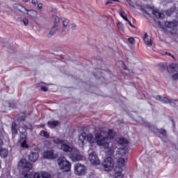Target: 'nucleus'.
I'll use <instances>...</instances> for the list:
<instances>
[{
    "mask_svg": "<svg viewBox=\"0 0 178 178\" xmlns=\"http://www.w3.org/2000/svg\"><path fill=\"white\" fill-rule=\"evenodd\" d=\"M85 140H87L90 144H95L96 143L97 145H102V147H105V148L109 147V139L99 133L95 134L94 138V135L92 134L87 135V134L83 132L79 136V144L84 145Z\"/></svg>",
    "mask_w": 178,
    "mask_h": 178,
    "instance_id": "obj_1",
    "label": "nucleus"
},
{
    "mask_svg": "<svg viewBox=\"0 0 178 178\" xmlns=\"http://www.w3.org/2000/svg\"><path fill=\"white\" fill-rule=\"evenodd\" d=\"M57 162L60 169L63 170V172H69L70 170L72 165L70 164V162L67 161L65 156L59 157Z\"/></svg>",
    "mask_w": 178,
    "mask_h": 178,
    "instance_id": "obj_2",
    "label": "nucleus"
},
{
    "mask_svg": "<svg viewBox=\"0 0 178 178\" xmlns=\"http://www.w3.org/2000/svg\"><path fill=\"white\" fill-rule=\"evenodd\" d=\"M54 143H55V144H60V149H62V151L64 152H73L74 150L73 149V147L67 145L65 140H60L59 138L54 139Z\"/></svg>",
    "mask_w": 178,
    "mask_h": 178,
    "instance_id": "obj_3",
    "label": "nucleus"
},
{
    "mask_svg": "<svg viewBox=\"0 0 178 178\" xmlns=\"http://www.w3.org/2000/svg\"><path fill=\"white\" fill-rule=\"evenodd\" d=\"M88 159L92 163V165H99L101 163V161H99V159L98 158V155H97V153L95 152H92V150L89 149L88 150Z\"/></svg>",
    "mask_w": 178,
    "mask_h": 178,
    "instance_id": "obj_4",
    "label": "nucleus"
},
{
    "mask_svg": "<svg viewBox=\"0 0 178 178\" xmlns=\"http://www.w3.org/2000/svg\"><path fill=\"white\" fill-rule=\"evenodd\" d=\"M103 166L106 172H111L115 166V163H113V160L111 157H107L103 162Z\"/></svg>",
    "mask_w": 178,
    "mask_h": 178,
    "instance_id": "obj_5",
    "label": "nucleus"
},
{
    "mask_svg": "<svg viewBox=\"0 0 178 178\" xmlns=\"http://www.w3.org/2000/svg\"><path fill=\"white\" fill-rule=\"evenodd\" d=\"M70 158L73 162H79L84 159V156L80 154L78 150H74L70 154Z\"/></svg>",
    "mask_w": 178,
    "mask_h": 178,
    "instance_id": "obj_6",
    "label": "nucleus"
},
{
    "mask_svg": "<svg viewBox=\"0 0 178 178\" xmlns=\"http://www.w3.org/2000/svg\"><path fill=\"white\" fill-rule=\"evenodd\" d=\"M74 173L76 176H81L86 175V166L81 163H76L74 165Z\"/></svg>",
    "mask_w": 178,
    "mask_h": 178,
    "instance_id": "obj_7",
    "label": "nucleus"
},
{
    "mask_svg": "<svg viewBox=\"0 0 178 178\" xmlns=\"http://www.w3.org/2000/svg\"><path fill=\"white\" fill-rule=\"evenodd\" d=\"M18 165L26 172H29V170H31V169H33V165L31 163H29L26 159L21 160L18 163Z\"/></svg>",
    "mask_w": 178,
    "mask_h": 178,
    "instance_id": "obj_8",
    "label": "nucleus"
},
{
    "mask_svg": "<svg viewBox=\"0 0 178 178\" xmlns=\"http://www.w3.org/2000/svg\"><path fill=\"white\" fill-rule=\"evenodd\" d=\"M40 150L38 149H34L32 150L29 155V159L31 161V162H35L38 160V158H40L39 154Z\"/></svg>",
    "mask_w": 178,
    "mask_h": 178,
    "instance_id": "obj_9",
    "label": "nucleus"
},
{
    "mask_svg": "<svg viewBox=\"0 0 178 178\" xmlns=\"http://www.w3.org/2000/svg\"><path fill=\"white\" fill-rule=\"evenodd\" d=\"M43 158L44 159H56L58 154H55L54 150H49L44 152Z\"/></svg>",
    "mask_w": 178,
    "mask_h": 178,
    "instance_id": "obj_10",
    "label": "nucleus"
},
{
    "mask_svg": "<svg viewBox=\"0 0 178 178\" xmlns=\"http://www.w3.org/2000/svg\"><path fill=\"white\" fill-rule=\"evenodd\" d=\"M123 169L120 167H115L113 170V178H123V174H122Z\"/></svg>",
    "mask_w": 178,
    "mask_h": 178,
    "instance_id": "obj_11",
    "label": "nucleus"
},
{
    "mask_svg": "<svg viewBox=\"0 0 178 178\" xmlns=\"http://www.w3.org/2000/svg\"><path fill=\"white\" fill-rule=\"evenodd\" d=\"M33 178H51V175L45 172H36L33 175Z\"/></svg>",
    "mask_w": 178,
    "mask_h": 178,
    "instance_id": "obj_12",
    "label": "nucleus"
},
{
    "mask_svg": "<svg viewBox=\"0 0 178 178\" xmlns=\"http://www.w3.org/2000/svg\"><path fill=\"white\" fill-rule=\"evenodd\" d=\"M167 71L168 73H175V72H178V65L176 63L170 64L167 67Z\"/></svg>",
    "mask_w": 178,
    "mask_h": 178,
    "instance_id": "obj_13",
    "label": "nucleus"
},
{
    "mask_svg": "<svg viewBox=\"0 0 178 178\" xmlns=\"http://www.w3.org/2000/svg\"><path fill=\"white\" fill-rule=\"evenodd\" d=\"M144 44L147 47H152V40L147 33H145L143 37Z\"/></svg>",
    "mask_w": 178,
    "mask_h": 178,
    "instance_id": "obj_14",
    "label": "nucleus"
},
{
    "mask_svg": "<svg viewBox=\"0 0 178 178\" xmlns=\"http://www.w3.org/2000/svg\"><path fill=\"white\" fill-rule=\"evenodd\" d=\"M165 27H168V29H173V27H177L178 22L176 20L165 22Z\"/></svg>",
    "mask_w": 178,
    "mask_h": 178,
    "instance_id": "obj_15",
    "label": "nucleus"
},
{
    "mask_svg": "<svg viewBox=\"0 0 178 178\" xmlns=\"http://www.w3.org/2000/svg\"><path fill=\"white\" fill-rule=\"evenodd\" d=\"M13 6L15 10H18L21 13H24V10H27V8L20 4L15 3Z\"/></svg>",
    "mask_w": 178,
    "mask_h": 178,
    "instance_id": "obj_16",
    "label": "nucleus"
},
{
    "mask_svg": "<svg viewBox=\"0 0 178 178\" xmlns=\"http://www.w3.org/2000/svg\"><path fill=\"white\" fill-rule=\"evenodd\" d=\"M19 133L21 138H26L27 137V127H19Z\"/></svg>",
    "mask_w": 178,
    "mask_h": 178,
    "instance_id": "obj_17",
    "label": "nucleus"
},
{
    "mask_svg": "<svg viewBox=\"0 0 178 178\" xmlns=\"http://www.w3.org/2000/svg\"><path fill=\"white\" fill-rule=\"evenodd\" d=\"M70 21L69 19H64L62 22V28H61V32L65 33L66 30H67V26H69Z\"/></svg>",
    "mask_w": 178,
    "mask_h": 178,
    "instance_id": "obj_18",
    "label": "nucleus"
},
{
    "mask_svg": "<svg viewBox=\"0 0 178 178\" xmlns=\"http://www.w3.org/2000/svg\"><path fill=\"white\" fill-rule=\"evenodd\" d=\"M26 12H27V15L31 19H35V16L38 15L37 11L34 10H27Z\"/></svg>",
    "mask_w": 178,
    "mask_h": 178,
    "instance_id": "obj_19",
    "label": "nucleus"
},
{
    "mask_svg": "<svg viewBox=\"0 0 178 178\" xmlns=\"http://www.w3.org/2000/svg\"><path fill=\"white\" fill-rule=\"evenodd\" d=\"M152 14L154 15L156 19H163V17H165V15L159 12V10H153Z\"/></svg>",
    "mask_w": 178,
    "mask_h": 178,
    "instance_id": "obj_20",
    "label": "nucleus"
},
{
    "mask_svg": "<svg viewBox=\"0 0 178 178\" xmlns=\"http://www.w3.org/2000/svg\"><path fill=\"white\" fill-rule=\"evenodd\" d=\"M54 27H56L58 29V27H59L60 26V18L58 16H54Z\"/></svg>",
    "mask_w": 178,
    "mask_h": 178,
    "instance_id": "obj_21",
    "label": "nucleus"
},
{
    "mask_svg": "<svg viewBox=\"0 0 178 178\" xmlns=\"http://www.w3.org/2000/svg\"><path fill=\"white\" fill-rule=\"evenodd\" d=\"M129 151V149L127 147H124V148H120L118 151V155H121L122 156L126 155Z\"/></svg>",
    "mask_w": 178,
    "mask_h": 178,
    "instance_id": "obj_22",
    "label": "nucleus"
},
{
    "mask_svg": "<svg viewBox=\"0 0 178 178\" xmlns=\"http://www.w3.org/2000/svg\"><path fill=\"white\" fill-rule=\"evenodd\" d=\"M47 124L50 129H55L59 124L58 121H49Z\"/></svg>",
    "mask_w": 178,
    "mask_h": 178,
    "instance_id": "obj_23",
    "label": "nucleus"
},
{
    "mask_svg": "<svg viewBox=\"0 0 178 178\" xmlns=\"http://www.w3.org/2000/svg\"><path fill=\"white\" fill-rule=\"evenodd\" d=\"M3 106H4V108H13V109H15L16 108V104H13V103H9L8 102H3Z\"/></svg>",
    "mask_w": 178,
    "mask_h": 178,
    "instance_id": "obj_24",
    "label": "nucleus"
},
{
    "mask_svg": "<svg viewBox=\"0 0 178 178\" xmlns=\"http://www.w3.org/2000/svg\"><path fill=\"white\" fill-rule=\"evenodd\" d=\"M124 162H126V161L123 157L119 158L117 161V163L118 165V168H122V166H124Z\"/></svg>",
    "mask_w": 178,
    "mask_h": 178,
    "instance_id": "obj_25",
    "label": "nucleus"
},
{
    "mask_svg": "<svg viewBox=\"0 0 178 178\" xmlns=\"http://www.w3.org/2000/svg\"><path fill=\"white\" fill-rule=\"evenodd\" d=\"M161 102H163V104H170V105H171V106H173L175 105V103H173V102H172V100H170L167 97L161 98Z\"/></svg>",
    "mask_w": 178,
    "mask_h": 178,
    "instance_id": "obj_26",
    "label": "nucleus"
},
{
    "mask_svg": "<svg viewBox=\"0 0 178 178\" xmlns=\"http://www.w3.org/2000/svg\"><path fill=\"white\" fill-rule=\"evenodd\" d=\"M57 31H58V28L55 26H52L48 34L49 37H52V35H54L55 33H56Z\"/></svg>",
    "mask_w": 178,
    "mask_h": 178,
    "instance_id": "obj_27",
    "label": "nucleus"
},
{
    "mask_svg": "<svg viewBox=\"0 0 178 178\" xmlns=\"http://www.w3.org/2000/svg\"><path fill=\"white\" fill-rule=\"evenodd\" d=\"M108 137H106V138L108 139V144H109V138H113L115 137V133H113V131L112 129H109L107 132Z\"/></svg>",
    "mask_w": 178,
    "mask_h": 178,
    "instance_id": "obj_28",
    "label": "nucleus"
},
{
    "mask_svg": "<svg viewBox=\"0 0 178 178\" xmlns=\"http://www.w3.org/2000/svg\"><path fill=\"white\" fill-rule=\"evenodd\" d=\"M8 149H1L0 150V156L2 157V158H6V156H8Z\"/></svg>",
    "mask_w": 178,
    "mask_h": 178,
    "instance_id": "obj_29",
    "label": "nucleus"
},
{
    "mask_svg": "<svg viewBox=\"0 0 178 178\" xmlns=\"http://www.w3.org/2000/svg\"><path fill=\"white\" fill-rule=\"evenodd\" d=\"M127 143L128 141L124 138H120L118 140V144H120V145H124V144H127Z\"/></svg>",
    "mask_w": 178,
    "mask_h": 178,
    "instance_id": "obj_30",
    "label": "nucleus"
},
{
    "mask_svg": "<svg viewBox=\"0 0 178 178\" xmlns=\"http://www.w3.org/2000/svg\"><path fill=\"white\" fill-rule=\"evenodd\" d=\"M120 16H121V17H122V19L125 20V22H129V19L127 18V16L126 15V13H124V11L122 10H120Z\"/></svg>",
    "mask_w": 178,
    "mask_h": 178,
    "instance_id": "obj_31",
    "label": "nucleus"
},
{
    "mask_svg": "<svg viewBox=\"0 0 178 178\" xmlns=\"http://www.w3.org/2000/svg\"><path fill=\"white\" fill-rule=\"evenodd\" d=\"M40 135L42 137H45V138H49V134L48 133V131L42 130L40 131Z\"/></svg>",
    "mask_w": 178,
    "mask_h": 178,
    "instance_id": "obj_32",
    "label": "nucleus"
},
{
    "mask_svg": "<svg viewBox=\"0 0 178 178\" xmlns=\"http://www.w3.org/2000/svg\"><path fill=\"white\" fill-rule=\"evenodd\" d=\"M12 131L13 134H17V129H16V123L13 122L12 124Z\"/></svg>",
    "mask_w": 178,
    "mask_h": 178,
    "instance_id": "obj_33",
    "label": "nucleus"
},
{
    "mask_svg": "<svg viewBox=\"0 0 178 178\" xmlns=\"http://www.w3.org/2000/svg\"><path fill=\"white\" fill-rule=\"evenodd\" d=\"M117 27L121 31H124V28L123 27V24H122V22L117 23Z\"/></svg>",
    "mask_w": 178,
    "mask_h": 178,
    "instance_id": "obj_34",
    "label": "nucleus"
},
{
    "mask_svg": "<svg viewBox=\"0 0 178 178\" xmlns=\"http://www.w3.org/2000/svg\"><path fill=\"white\" fill-rule=\"evenodd\" d=\"M171 79H172V80H173V81H177V80H178V72H176V73L173 74L171 76Z\"/></svg>",
    "mask_w": 178,
    "mask_h": 178,
    "instance_id": "obj_35",
    "label": "nucleus"
},
{
    "mask_svg": "<svg viewBox=\"0 0 178 178\" xmlns=\"http://www.w3.org/2000/svg\"><path fill=\"white\" fill-rule=\"evenodd\" d=\"M159 67H161V69H167L168 70V65L165 63H161L160 64H159Z\"/></svg>",
    "mask_w": 178,
    "mask_h": 178,
    "instance_id": "obj_36",
    "label": "nucleus"
},
{
    "mask_svg": "<svg viewBox=\"0 0 178 178\" xmlns=\"http://www.w3.org/2000/svg\"><path fill=\"white\" fill-rule=\"evenodd\" d=\"M22 140H24V142L21 144V147H22V148H29V145L26 143V138H22Z\"/></svg>",
    "mask_w": 178,
    "mask_h": 178,
    "instance_id": "obj_37",
    "label": "nucleus"
},
{
    "mask_svg": "<svg viewBox=\"0 0 178 178\" xmlns=\"http://www.w3.org/2000/svg\"><path fill=\"white\" fill-rule=\"evenodd\" d=\"M159 133H160V134H162L163 137H166V130L159 129Z\"/></svg>",
    "mask_w": 178,
    "mask_h": 178,
    "instance_id": "obj_38",
    "label": "nucleus"
},
{
    "mask_svg": "<svg viewBox=\"0 0 178 178\" xmlns=\"http://www.w3.org/2000/svg\"><path fill=\"white\" fill-rule=\"evenodd\" d=\"M71 30H77V25L74 23L71 24Z\"/></svg>",
    "mask_w": 178,
    "mask_h": 178,
    "instance_id": "obj_39",
    "label": "nucleus"
},
{
    "mask_svg": "<svg viewBox=\"0 0 178 178\" xmlns=\"http://www.w3.org/2000/svg\"><path fill=\"white\" fill-rule=\"evenodd\" d=\"M22 22L24 24V26H29V19H27L26 18L22 19Z\"/></svg>",
    "mask_w": 178,
    "mask_h": 178,
    "instance_id": "obj_40",
    "label": "nucleus"
},
{
    "mask_svg": "<svg viewBox=\"0 0 178 178\" xmlns=\"http://www.w3.org/2000/svg\"><path fill=\"white\" fill-rule=\"evenodd\" d=\"M128 42H129V44H131L133 45L135 42L134 38H129Z\"/></svg>",
    "mask_w": 178,
    "mask_h": 178,
    "instance_id": "obj_41",
    "label": "nucleus"
},
{
    "mask_svg": "<svg viewBox=\"0 0 178 178\" xmlns=\"http://www.w3.org/2000/svg\"><path fill=\"white\" fill-rule=\"evenodd\" d=\"M30 177H31V175H30L27 173H25L22 175L21 178H30Z\"/></svg>",
    "mask_w": 178,
    "mask_h": 178,
    "instance_id": "obj_42",
    "label": "nucleus"
},
{
    "mask_svg": "<svg viewBox=\"0 0 178 178\" xmlns=\"http://www.w3.org/2000/svg\"><path fill=\"white\" fill-rule=\"evenodd\" d=\"M173 13V11L172 10H168L165 12L166 16H170Z\"/></svg>",
    "mask_w": 178,
    "mask_h": 178,
    "instance_id": "obj_43",
    "label": "nucleus"
},
{
    "mask_svg": "<svg viewBox=\"0 0 178 178\" xmlns=\"http://www.w3.org/2000/svg\"><path fill=\"white\" fill-rule=\"evenodd\" d=\"M40 90L42 91H44V92H47L48 91V88L45 87V86H40Z\"/></svg>",
    "mask_w": 178,
    "mask_h": 178,
    "instance_id": "obj_44",
    "label": "nucleus"
},
{
    "mask_svg": "<svg viewBox=\"0 0 178 178\" xmlns=\"http://www.w3.org/2000/svg\"><path fill=\"white\" fill-rule=\"evenodd\" d=\"M127 2H128V3L132 6L133 8H134V6L133 5V3L131 2V0H127Z\"/></svg>",
    "mask_w": 178,
    "mask_h": 178,
    "instance_id": "obj_45",
    "label": "nucleus"
},
{
    "mask_svg": "<svg viewBox=\"0 0 178 178\" xmlns=\"http://www.w3.org/2000/svg\"><path fill=\"white\" fill-rule=\"evenodd\" d=\"M121 63H122L124 70H128L127 67L124 65V63L123 61H121Z\"/></svg>",
    "mask_w": 178,
    "mask_h": 178,
    "instance_id": "obj_46",
    "label": "nucleus"
},
{
    "mask_svg": "<svg viewBox=\"0 0 178 178\" xmlns=\"http://www.w3.org/2000/svg\"><path fill=\"white\" fill-rule=\"evenodd\" d=\"M165 55H168L169 56H171V58H172V59H175V56L173 55H172V54H170V53L165 52Z\"/></svg>",
    "mask_w": 178,
    "mask_h": 178,
    "instance_id": "obj_47",
    "label": "nucleus"
},
{
    "mask_svg": "<svg viewBox=\"0 0 178 178\" xmlns=\"http://www.w3.org/2000/svg\"><path fill=\"white\" fill-rule=\"evenodd\" d=\"M175 0H163L164 2H165L166 3H170V2L174 1Z\"/></svg>",
    "mask_w": 178,
    "mask_h": 178,
    "instance_id": "obj_48",
    "label": "nucleus"
},
{
    "mask_svg": "<svg viewBox=\"0 0 178 178\" xmlns=\"http://www.w3.org/2000/svg\"><path fill=\"white\" fill-rule=\"evenodd\" d=\"M38 9H42V3H40L38 5Z\"/></svg>",
    "mask_w": 178,
    "mask_h": 178,
    "instance_id": "obj_49",
    "label": "nucleus"
},
{
    "mask_svg": "<svg viewBox=\"0 0 178 178\" xmlns=\"http://www.w3.org/2000/svg\"><path fill=\"white\" fill-rule=\"evenodd\" d=\"M2 145H3V140L0 138V148L2 147Z\"/></svg>",
    "mask_w": 178,
    "mask_h": 178,
    "instance_id": "obj_50",
    "label": "nucleus"
},
{
    "mask_svg": "<svg viewBox=\"0 0 178 178\" xmlns=\"http://www.w3.org/2000/svg\"><path fill=\"white\" fill-rule=\"evenodd\" d=\"M38 2V0H32L33 5H35Z\"/></svg>",
    "mask_w": 178,
    "mask_h": 178,
    "instance_id": "obj_51",
    "label": "nucleus"
},
{
    "mask_svg": "<svg viewBox=\"0 0 178 178\" xmlns=\"http://www.w3.org/2000/svg\"><path fill=\"white\" fill-rule=\"evenodd\" d=\"M127 22L129 23V26H131V27H134V26L131 24V22H130V20L128 19V21H127Z\"/></svg>",
    "mask_w": 178,
    "mask_h": 178,
    "instance_id": "obj_52",
    "label": "nucleus"
},
{
    "mask_svg": "<svg viewBox=\"0 0 178 178\" xmlns=\"http://www.w3.org/2000/svg\"><path fill=\"white\" fill-rule=\"evenodd\" d=\"M156 99H157L158 101H161L162 98L161 97V96H156Z\"/></svg>",
    "mask_w": 178,
    "mask_h": 178,
    "instance_id": "obj_53",
    "label": "nucleus"
},
{
    "mask_svg": "<svg viewBox=\"0 0 178 178\" xmlns=\"http://www.w3.org/2000/svg\"><path fill=\"white\" fill-rule=\"evenodd\" d=\"M110 3H112V1H108L105 3V5H109Z\"/></svg>",
    "mask_w": 178,
    "mask_h": 178,
    "instance_id": "obj_54",
    "label": "nucleus"
},
{
    "mask_svg": "<svg viewBox=\"0 0 178 178\" xmlns=\"http://www.w3.org/2000/svg\"><path fill=\"white\" fill-rule=\"evenodd\" d=\"M24 2H29V0H23Z\"/></svg>",
    "mask_w": 178,
    "mask_h": 178,
    "instance_id": "obj_55",
    "label": "nucleus"
},
{
    "mask_svg": "<svg viewBox=\"0 0 178 178\" xmlns=\"http://www.w3.org/2000/svg\"><path fill=\"white\" fill-rule=\"evenodd\" d=\"M177 15H178V10L176 11Z\"/></svg>",
    "mask_w": 178,
    "mask_h": 178,
    "instance_id": "obj_56",
    "label": "nucleus"
},
{
    "mask_svg": "<svg viewBox=\"0 0 178 178\" xmlns=\"http://www.w3.org/2000/svg\"><path fill=\"white\" fill-rule=\"evenodd\" d=\"M19 19L22 20V17H20Z\"/></svg>",
    "mask_w": 178,
    "mask_h": 178,
    "instance_id": "obj_57",
    "label": "nucleus"
},
{
    "mask_svg": "<svg viewBox=\"0 0 178 178\" xmlns=\"http://www.w3.org/2000/svg\"><path fill=\"white\" fill-rule=\"evenodd\" d=\"M159 24H161V22H159Z\"/></svg>",
    "mask_w": 178,
    "mask_h": 178,
    "instance_id": "obj_58",
    "label": "nucleus"
},
{
    "mask_svg": "<svg viewBox=\"0 0 178 178\" xmlns=\"http://www.w3.org/2000/svg\"><path fill=\"white\" fill-rule=\"evenodd\" d=\"M113 1H118V0H113Z\"/></svg>",
    "mask_w": 178,
    "mask_h": 178,
    "instance_id": "obj_59",
    "label": "nucleus"
}]
</instances>
